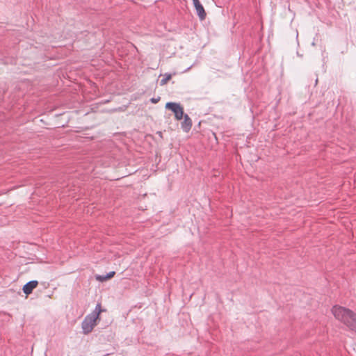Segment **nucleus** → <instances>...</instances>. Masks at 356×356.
I'll return each instance as SVG.
<instances>
[{"label": "nucleus", "mask_w": 356, "mask_h": 356, "mask_svg": "<svg viewBox=\"0 0 356 356\" xmlns=\"http://www.w3.org/2000/svg\"><path fill=\"white\" fill-rule=\"evenodd\" d=\"M38 284V281L36 280H31L29 282H27L26 284L24 285L23 286V292L26 294V295H29L32 293L33 290L37 287Z\"/></svg>", "instance_id": "5"}, {"label": "nucleus", "mask_w": 356, "mask_h": 356, "mask_svg": "<svg viewBox=\"0 0 356 356\" xmlns=\"http://www.w3.org/2000/svg\"><path fill=\"white\" fill-rule=\"evenodd\" d=\"M165 108L170 110L175 115L177 120H180L184 117V108L179 103L168 102L165 104Z\"/></svg>", "instance_id": "3"}, {"label": "nucleus", "mask_w": 356, "mask_h": 356, "mask_svg": "<svg viewBox=\"0 0 356 356\" xmlns=\"http://www.w3.org/2000/svg\"><path fill=\"white\" fill-rule=\"evenodd\" d=\"M159 99H160L159 97V98H152L150 101L152 103L156 104L159 101Z\"/></svg>", "instance_id": "9"}, {"label": "nucleus", "mask_w": 356, "mask_h": 356, "mask_svg": "<svg viewBox=\"0 0 356 356\" xmlns=\"http://www.w3.org/2000/svg\"><path fill=\"white\" fill-rule=\"evenodd\" d=\"M194 7L196 10L197 14L201 20H203L206 17V13L204 7L201 4L199 0H192Z\"/></svg>", "instance_id": "4"}, {"label": "nucleus", "mask_w": 356, "mask_h": 356, "mask_svg": "<svg viewBox=\"0 0 356 356\" xmlns=\"http://www.w3.org/2000/svg\"><path fill=\"white\" fill-rule=\"evenodd\" d=\"M114 275H115V272L111 271V272L107 273L106 275H98V276H97L96 278L99 281L104 282L108 279H111V277H113L114 276Z\"/></svg>", "instance_id": "7"}, {"label": "nucleus", "mask_w": 356, "mask_h": 356, "mask_svg": "<svg viewBox=\"0 0 356 356\" xmlns=\"http://www.w3.org/2000/svg\"><path fill=\"white\" fill-rule=\"evenodd\" d=\"M334 317L356 333V314L349 309L335 305L332 309Z\"/></svg>", "instance_id": "1"}, {"label": "nucleus", "mask_w": 356, "mask_h": 356, "mask_svg": "<svg viewBox=\"0 0 356 356\" xmlns=\"http://www.w3.org/2000/svg\"><path fill=\"white\" fill-rule=\"evenodd\" d=\"M183 118L184 121L181 122V128L184 131L188 132L192 127V120L187 114H184Z\"/></svg>", "instance_id": "6"}, {"label": "nucleus", "mask_w": 356, "mask_h": 356, "mask_svg": "<svg viewBox=\"0 0 356 356\" xmlns=\"http://www.w3.org/2000/svg\"><path fill=\"white\" fill-rule=\"evenodd\" d=\"M172 78V74L166 73L163 75V78L161 80L160 84L161 86L165 85L169 80Z\"/></svg>", "instance_id": "8"}, {"label": "nucleus", "mask_w": 356, "mask_h": 356, "mask_svg": "<svg viewBox=\"0 0 356 356\" xmlns=\"http://www.w3.org/2000/svg\"><path fill=\"white\" fill-rule=\"evenodd\" d=\"M102 312L101 305L97 304L95 310L90 314L86 316L81 323L83 332L87 334L92 332L96 325V321L99 318V314Z\"/></svg>", "instance_id": "2"}]
</instances>
